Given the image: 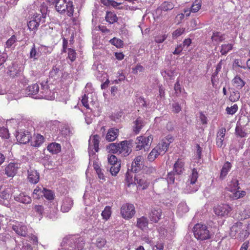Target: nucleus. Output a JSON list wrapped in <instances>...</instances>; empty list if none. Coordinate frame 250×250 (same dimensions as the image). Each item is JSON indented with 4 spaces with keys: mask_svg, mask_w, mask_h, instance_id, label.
Masks as SVG:
<instances>
[{
    "mask_svg": "<svg viewBox=\"0 0 250 250\" xmlns=\"http://www.w3.org/2000/svg\"><path fill=\"white\" fill-rule=\"evenodd\" d=\"M27 179L30 183L33 184L38 183L40 180V173L37 170L30 168L28 170Z\"/></svg>",
    "mask_w": 250,
    "mask_h": 250,
    "instance_id": "obj_16",
    "label": "nucleus"
},
{
    "mask_svg": "<svg viewBox=\"0 0 250 250\" xmlns=\"http://www.w3.org/2000/svg\"><path fill=\"white\" fill-rule=\"evenodd\" d=\"M47 150L52 154H58L61 151V146L59 144L53 143L48 146Z\"/></svg>",
    "mask_w": 250,
    "mask_h": 250,
    "instance_id": "obj_31",
    "label": "nucleus"
},
{
    "mask_svg": "<svg viewBox=\"0 0 250 250\" xmlns=\"http://www.w3.org/2000/svg\"><path fill=\"white\" fill-rule=\"evenodd\" d=\"M17 41V38L15 35H12L6 42V47L10 48Z\"/></svg>",
    "mask_w": 250,
    "mask_h": 250,
    "instance_id": "obj_64",
    "label": "nucleus"
},
{
    "mask_svg": "<svg viewBox=\"0 0 250 250\" xmlns=\"http://www.w3.org/2000/svg\"><path fill=\"white\" fill-rule=\"evenodd\" d=\"M195 237L199 241H205L211 238L212 234L204 224L197 223L193 228Z\"/></svg>",
    "mask_w": 250,
    "mask_h": 250,
    "instance_id": "obj_2",
    "label": "nucleus"
},
{
    "mask_svg": "<svg viewBox=\"0 0 250 250\" xmlns=\"http://www.w3.org/2000/svg\"><path fill=\"white\" fill-rule=\"evenodd\" d=\"M106 243V241L104 238L99 237L96 239L95 244L98 248H102L104 246Z\"/></svg>",
    "mask_w": 250,
    "mask_h": 250,
    "instance_id": "obj_56",
    "label": "nucleus"
},
{
    "mask_svg": "<svg viewBox=\"0 0 250 250\" xmlns=\"http://www.w3.org/2000/svg\"><path fill=\"white\" fill-rule=\"evenodd\" d=\"M41 87L40 91L39 98H43L49 100H53L55 98V92L51 90L47 84V82L41 83Z\"/></svg>",
    "mask_w": 250,
    "mask_h": 250,
    "instance_id": "obj_4",
    "label": "nucleus"
},
{
    "mask_svg": "<svg viewBox=\"0 0 250 250\" xmlns=\"http://www.w3.org/2000/svg\"><path fill=\"white\" fill-rule=\"evenodd\" d=\"M120 143H111L106 146V149L108 150L109 152L113 154L119 153Z\"/></svg>",
    "mask_w": 250,
    "mask_h": 250,
    "instance_id": "obj_37",
    "label": "nucleus"
},
{
    "mask_svg": "<svg viewBox=\"0 0 250 250\" xmlns=\"http://www.w3.org/2000/svg\"><path fill=\"white\" fill-rule=\"evenodd\" d=\"M184 163L178 160L174 164L173 167V171L177 173V174L180 175L182 173L184 168Z\"/></svg>",
    "mask_w": 250,
    "mask_h": 250,
    "instance_id": "obj_34",
    "label": "nucleus"
},
{
    "mask_svg": "<svg viewBox=\"0 0 250 250\" xmlns=\"http://www.w3.org/2000/svg\"><path fill=\"white\" fill-rule=\"evenodd\" d=\"M61 70L60 68L56 65L53 66L52 69L49 72V76L51 78L55 77L59 75Z\"/></svg>",
    "mask_w": 250,
    "mask_h": 250,
    "instance_id": "obj_50",
    "label": "nucleus"
},
{
    "mask_svg": "<svg viewBox=\"0 0 250 250\" xmlns=\"http://www.w3.org/2000/svg\"><path fill=\"white\" fill-rule=\"evenodd\" d=\"M243 223L237 221L234 223L230 228V235L232 238H236L237 234L240 232L242 227Z\"/></svg>",
    "mask_w": 250,
    "mask_h": 250,
    "instance_id": "obj_23",
    "label": "nucleus"
},
{
    "mask_svg": "<svg viewBox=\"0 0 250 250\" xmlns=\"http://www.w3.org/2000/svg\"><path fill=\"white\" fill-rule=\"evenodd\" d=\"M137 140L138 145L137 146L136 148L139 150L144 148L146 150L149 149L152 140V137L151 136H149L147 137L141 136L138 137Z\"/></svg>",
    "mask_w": 250,
    "mask_h": 250,
    "instance_id": "obj_9",
    "label": "nucleus"
},
{
    "mask_svg": "<svg viewBox=\"0 0 250 250\" xmlns=\"http://www.w3.org/2000/svg\"><path fill=\"white\" fill-rule=\"evenodd\" d=\"M105 19L110 24H113L115 22H117L118 19L116 14L114 12L106 11Z\"/></svg>",
    "mask_w": 250,
    "mask_h": 250,
    "instance_id": "obj_28",
    "label": "nucleus"
},
{
    "mask_svg": "<svg viewBox=\"0 0 250 250\" xmlns=\"http://www.w3.org/2000/svg\"><path fill=\"white\" fill-rule=\"evenodd\" d=\"M142 156H138L136 157L132 161L130 169L128 168V170H130L133 173H138L143 168L144 165L142 164Z\"/></svg>",
    "mask_w": 250,
    "mask_h": 250,
    "instance_id": "obj_11",
    "label": "nucleus"
},
{
    "mask_svg": "<svg viewBox=\"0 0 250 250\" xmlns=\"http://www.w3.org/2000/svg\"><path fill=\"white\" fill-rule=\"evenodd\" d=\"M73 205V200L69 197H66L62 200L61 210L63 212H67Z\"/></svg>",
    "mask_w": 250,
    "mask_h": 250,
    "instance_id": "obj_21",
    "label": "nucleus"
},
{
    "mask_svg": "<svg viewBox=\"0 0 250 250\" xmlns=\"http://www.w3.org/2000/svg\"><path fill=\"white\" fill-rule=\"evenodd\" d=\"M238 108V105L236 104H234L230 107H227L226 110L228 114L233 115L236 112Z\"/></svg>",
    "mask_w": 250,
    "mask_h": 250,
    "instance_id": "obj_55",
    "label": "nucleus"
},
{
    "mask_svg": "<svg viewBox=\"0 0 250 250\" xmlns=\"http://www.w3.org/2000/svg\"><path fill=\"white\" fill-rule=\"evenodd\" d=\"M84 245L83 238L79 235H69L63 239L61 244L64 250H82Z\"/></svg>",
    "mask_w": 250,
    "mask_h": 250,
    "instance_id": "obj_1",
    "label": "nucleus"
},
{
    "mask_svg": "<svg viewBox=\"0 0 250 250\" xmlns=\"http://www.w3.org/2000/svg\"><path fill=\"white\" fill-rule=\"evenodd\" d=\"M222 62H223V61L221 60L217 64L215 71L211 75V81L212 85L214 84V80L215 77H216L217 76V75L218 74V73L219 72V71H220V70L221 69L222 65Z\"/></svg>",
    "mask_w": 250,
    "mask_h": 250,
    "instance_id": "obj_47",
    "label": "nucleus"
},
{
    "mask_svg": "<svg viewBox=\"0 0 250 250\" xmlns=\"http://www.w3.org/2000/svg\"><path fill=\"white\" fill-rule=\"evenodd\" d=\"M21 164L17 162H11L5 167L4 174L8 177H13L20 168Z\"/></svg>",
    "mask_w": 250,
    "mask_h": 250,
    "instance_id": "obj_10",
    "label": "nucleus"
},
{
    "mask_svg": "<svg viewBox=\"0 0 250 250\" xmlns=\"http://www.w3.org/2000/svg\"><path fill=\"white\" fill-rule=\"evenodd\" d=\"M134 123L135 125L133 126V132L135 134H138L144 126L143 119L141 117H139L134 122Z\"/></svg>",
    "mask_w": 250,
    "mask_h": 250,
    "instance_id": "obj_29",
    "label": "nucleus"
},
{
    "mask_svg": "<svg viewBox=\"0 0 250 250\" xmlns=\"http://www.w3.org/2000/svg\"><path fill=\"white\" fill-rule=\"evenodd\" d=\"M160 154L155 148L153 149L147 156V159L150 162H153Z\"/></svg>",
    "mask_w": 250,
    "mask_h": 250,
    "instance_id": "obj_49",
    "label": "nucleus"
},
{
    "mask_svg": "<svg viewBox=\"0 0 250 250\" xmlns=\"http://www.w3.org/2000/svg\"><path fill=\"white\" fill-rule=\"evenodd\" d=\"M110 208L109 207H106L104 209L102 212V215L104 219L108 220L111 216Z\"/></svg>",
    "mask_w": 250,
    "mask_h": 250,
    "instance_id": "obj_51",
    "label": "nucleus"
},
{
    "mask_svg": "<svg viewBox=\"0 0 250 250\" xmlns=\"http://www.w3.org/2000/svg\"><path fill=\"white\" fill-rule=\"evenodd\" d=\"M110 43H111L112 45L115 46L117 48H121L123 47L124 45L123 41L120 39H118L115 37L111 39L109 41Z\"/></svg>",
    "mask_w": 250,
    "mask_h": 250,
    "instance_id": "obj_48",
    "label": "nucleus"
},
{
    "mask_svg": "<svg viewBox=\"0 0 250 250\" xmlns=\"http://www.w3.org/2000/svg\"><path fill=\"white\" fill-rule=\"evenodd\" d=\"M181 110V106L177 102L173 103L172 104V111L175 114H177Z\"/></svg>",
    "mask_w": 250,
    "mask_h": 250,
    "instance_id": "obj_61",
    "label": "nucleus"
},
{
    "mask_svg": "<svg viewBox=\"0 0 250 250\" xmlns=\"http://www.w3.org/2000/svg\"><path fill=\"white\" fill-rule=\"evenodd\" d=\"M232 83L236 88L239 90L242 89L246 84V83L238 75L232 80Z\"/></svg>",
    "mask_w": 250,
    "mask_h": 250,
    "instance_id": "obj_33",
    "label": "nucleus"
},
{
    "mask_svg": "<svg viewBox=\"0 0 250 250\" xmlns=\"http://www.w3.org/2000/svg\"><path fill=\"white\" fill-rule=\"evenodd\" d=\"M108 162L111 166L110 172L112 176H116L121 168V161L114 155H108Z\"/></svg>",
    "mask_w": 250,
    "mask_h": 250,
    "instance_id": "obj_5",
    "label": "nucleus"
},
{
    "mask_svg": "<svg viewBox=\"0 0 250 250\" xmlns=\"http://www.w3.org/2000/svg\"><path fill=\"white\" fill-rule=\"evenodd\" d=\"M211 40L213 42H215L217 43L223 42L225 40L224 34H222L220 32L214 31L212 33Z\"/></svg>",
    "mask_w": 250,
    "mask_h": 250,
    "instance_id": "obj_35",
    "label": "nucleus"
},
{
    "mask_svg": "<svg viewBox=\"0 0 250 250\" xmlns=\"http://www.w3.org/2000/svg\"><path fill=\"white\" fill-rule=\"evenodd\" d=\"M14 199L17 202L26 204H30L32 201L31 197L23 192L21 193L18 195H14Z\"/></svg>",
    "mask_w": 250,
    "mask_h": 250,
    "instance_id": "obj_22",
    "label": "nucleus"
},
{
    "mask_svg": "<svg viewBox=\"0 0 250 250\" xmlns=\"http://www.w3.org/2000/svg\"><path fill=\"white\" fill-rule=\"evenodd\" d=\"M44 139L43 136L37 134L34 140L31 141V145L35 147H39L43 143Z\"/></svg>",
    "mask_w": 250,
    "mask_h": 250,
    "instance_id": "obj_39",
    "label": "nucleus"
},
{
    "mask_svg": "<svg viewBox=\"0 0 250 250\" xmlns=\"http://www.w3.org/2000/svg\"><path fill=\"white\" fill-rule=\"evenodd\" d=\"M162 209L158 207L152 208L149 214L150 220L154 222L157 223L160 220L162 215Z\"/></svg>",
    "mask_w": 250,
    "mask_h": 250,
    "instance_id": "obj_14",
    "label": "nucleus"
},
{
    "mask_svg": "<svg viewBox=\"0 0 250 250\" xmlns=\"http://www.w3.org/2000/svg\"><path fill=\"white\" fill-rule=\"evenodd\" d=\"M135 213V208L133 204L126 203L122 205L121 208V214L124 219H130Z\"/></svg>",
    "mask_w": 250,
    "mask_h": 250,
    "instance_id": "obj_6",
    "label": "nucleus"
},
{
    "mask_svg": "<svg viewBox=\"0 0 250 250\" xmlns=\"http://www.w3.org/2000/svg\"><path fill=\"white\" fill-rule=\"evenodd\" d=\"M35 211L38 213L40 216L42 218L43 216L44 213V208L43 207L42 205H35L33 208Z\"/></svg>",
    "mask_w": 250,
    "mask_h": 250,
    "instance_id": "obj_57",
    "label": "nucleus"
},
{
    "mask_svg": "<svg viewBox=\"0 0 250 250\" xmlns=\"http://www.w3.org/2000/svg\"><path fill=\"white\" fill-rule=\"evenodd\" d=\"M233 48V44L231 43L224 44L221 46L220 52L222 55H226Z\"/></svg>",
    "mask_w": 250,
    "mask_h": 250,
    "instance_id": "obj_42",
    "label": "nucleus"
},
{
    "mask_svg": "<svg viewBox=\"0 0 250 250\" xmlns=\"http://www.w3.org/2000/svg\"><path fill=\"white\" fill-rule=\"evenodd\" d=\"M240 98V93L237 91H233L230 93L229 100L231 101L235 102L239 100Z\"/></svg>",
    "mask_w": 250,
    "mask_h": 250,
    "instance_id": "obj_63",
    "label": "nucleus"
},
{
    "mask_svg": "<svg viewBox=\"0 0 250 250\" xmlns=\"http://www.w3.org/2000/svg\"><path fill=\"white\" fill-rule=\"evenodd\" d=\"M189 209L185 202L180 203L177 208V211L180 214H183L188 212Z\"/></svg>",
    "mask_w": 250,
    "mask_h": 250,
    "instance_id": "obj_45",
    "label": "nucleus"
},
{
    "mask_svg": "<svg viewBox=\"0 0 250 250\" xmlns=\"http://www.w3.org/2000/svg\"><path fill=\"white\" fill-rule=\"evenodd\" d=\"M232 165L231 164L227 161L223 165L222 169L220 171V179L223 180H224L226 177L227 176L228 172L230 171Z\"/></svg>",
    "mask_w": 250,
    "mask_h": 250,
    "instance_id": "obj_25",
    "label": "nucleus"
},
{
    "mask_svg": "<svg viewBox=\"0 0 250 250\" xmlns=\"http://www.w3.org/2000/svg\"><path fill=\"white\" fill-rule=\"evenodd\" d=\"M175 172L172 171L167 174V181L168 184H173L175 180Z\"/></svg>",
    "mask_w": 250,
    "mask_h": 250,
    "instance_id": "obj_59",
    "label": "nucleus"
},
{
    "mask_svg": "<svg viewBox=\"0 0 250 250\" xmlns=\"http://www.w3.org/2000/svg\"><path fill=\"white\" fill-rule=\"evenodd\" d=\"M99 136L98 135H95L93 137L92 142L89 141V148H91L92 146V149H94L96 152L99 150Z\"/></svg>",
    "mask_w": 250,
    "mask_h": 250,
    "instance_id": "obj_32",
    "label": "nucleus"
},
{
    "mask_svg": "<svg viewBox=\"0 0 250 250\" xmlns=\"http://www.w3.org/2000/svg\"><path fill=\"white\" fill-rule=\"evenodd\" d=\"M43 191L42 196H43L46 199L50 201L54 199L55 195L52 190L43 188Z\"/></svg>",
    "mask_w": 250,
    "mask_h": 250,
    "instance_id": "obj_43",
    "label": "nucleus"
},
{
    "mask_svg": "<svg viewBox=\"0 0 250 250\" xmlns=\"http://www.w3.org/2000/svg\"><path fill=\"white\" fill-rule=\"evenodd\" d=\"M174 89L177 96L179 95L182 92V88L180 84V80L179 78L177 79L176 82L174 84Z\"/></svg>",
    "mask_w": 250,
    "mask_h": 250,
    "instance_id": "obj_58",
    "label": "nucleus"
},
{
    "mask_svg": "<svg viewBox=\"0 0 250 250\" xmlns=\"http://www.w3.org/2000/svg\"><path fill=\"white\" fill-rule=\"evenodd\" d=\"M68 58L71 62H73L76 58V53L74 49L71 48L68 49Z\"/></svg>",
    "mask_w": 250,
    "mask_h": 250,
    "instance_id": "obj_52",
    "label": "nucleus"
},
{
    "mask_svg": "<svg viewBox=\"0 0 250 250\" xmlns=\"http://www.w3.org/2000/svg\"><path fill=\"white\" fill-rule=\"evenodd\" d=\"M188 186H187V190L188 193H191V192H196L198 190L199 187L197 185H194L192 186L190 183V182H188L187 183Z\"/></svg>",
    "mask_w": 250,
    "mask_h": 250,
    "instance_id": "obj_54",
    "label": "nucleus"
},
{
    "mask_svg": "<svg viewBox=\"0 0 250 250\" xmlns=\"http://www.w3.org/2000/svg\"><path fill=\"white\" fill-rule=\"evenodd\" d=\"M174 7L171 2L164 1L156 10V13L161 14L162 11L166 12L172 10Z\"/></svg>",
    "mask_w": 250,
    "mask_h": 250,
    "instance_id": "obj_19",
    "label": "nucleus"
},
{
    "mask_svg": "<svg viewBox=\"0 0 250 250\" xmlns=\"http://www.w3.org/2000/svg\"><path fill=\"white\" fill-rule=\"evenodd\" d=\"M133 141L131 140H125L120 143L119 154L124 157L128 156L132 151Z\"/></svg>",
    "mask_w": 250,
    "mask_h": 250,
    "instance_id": "obj_7",
    "label": "nucleus"
},
{
    "mask_svg": "<svg viewBox=\"0 0 250 250\" xmlns=\"http://www.w3.org/2000/svg\"><path fill=\"white\" fill-rule=\"evenodd\" d=\"M16 138L20 143L25 144L30 141L31 139V134L27 130H21L20 132H17Z\"/></svg>",
    "mask_w": 250,
    "mask_h": 250,
    "instance_id": "obj_13",
    "label": "nucleus"
},
{
    "mask_svg": "<svg viewBox=\"0 0 250 250\" xmlns=\"http://www.w3.org/2000/svg\"><path fill=\"white\" fill-rule=\"evenodd\" d=\"M142 170L143 173L147 175H150L156 172V168L155 167H153L152 166L148 167L146 166H144Z\"/></svg>",
    "mask_w": 250,
    "mask_h": 250,
    "instance_id": "obj_46",
    "label": "nucleus"
},
{
    "mask_svg": "<svg viewBox=\"0 0 250 250\" xmlns=\"http://www.w3.org/2000/svg\"><path fill=\"white\" fill-rule=\"evenodd\" d=\"M43 188H42L37 187L33 191V194L35 195L36 198H39L40 196H42Z\"/></svg>",
    "mask_w": 250,
    "mask_h": 250,
    "instance_id": "obj_62",
    "label": "nucleus"
},
{
    "mask_svg": "<svg viewBox=\"0 0 250 250\" xmlns=\"http://www.w3.org/2000/svg\"><path fill=\"white\" fill-rule=\"evenodd\" d=\"M0 136L4 139H8L9 137L8 130L4 127L0 128Z\"/></svg>",
    "mask_w": 250,
    "mask_h": 250,
    "instance_id": "obj_60",
    "label": "nucleus"
},
{
    "mask_svg": "<svg viewBox=\"0 0 250 250\" xmlns=\"http://www.w3.org/2000/svg\"><path fill=\"white\" fill-rule=\"evenodd\" d=\"M202 5L201 0H195L190 7V12L196 13L201 8Z\"/></svg>",
    "mask_w": 250,
    "mask_h": 250,
    "instance_id": "obj_44",
    "label": "nucleus"
},
{
    "mask_svg": "<svg viewBox=\"0 0 250 250\" xmlns=\"http://www.w3.org/2000/svg\"><path fill=\"white\" fill-rule=\"evenodd\" d=\"M32 19L27 23V26L30 31H33V33H35L39 26V23L37 22L36 20L33 19V17Z\"/></svg>",
    "mask_w": 250,
    "mask_h": 250,
    "instance_id": "obj_36",
    "label": "nucleus"
},
{
    "mask_svg": "<svg viewBox=\"0 0 250 250\" xmlns=\"http://www.w3.org/2000/svg\"><path fill=\"white\" fill-rule=\"evenodd\" d=\"M225 194H227L229 196L231 200H236L240 198L244 197L246 195V192L245 191H240L236 190L232 193H229L226 192Z\"/></svg>",
    "mask_w": 250,
    "mask_h": 250,
    "instance_id": "obj_30",
    "label": "nucleus"
},
{
    "mask_svg": "<svg viewBox=\"0 0 250 250\" xmlns=\"http://www.w3.org/2000/svg\"><path fill=\"white\" fill-rule=\"evenodd\" d=\"M12 229L15 231V232L21 236L25 237L27 235V228L24 225H22L19 223H16L15 225H13L12 226Z\"/></svg>",
    "mask_w": 250,
    "mask_h": 250,
    "instance_id": "obj_18",
    "label": "nucleus"
},
{
    "mask_svg": "<svg viewBox=\"0 0 250 250\" xmlns=\"http://www.w3.org/2000/svg\"><path fill=\"white\" fill-rule=\"evenodd\" d=\"M21 71V66L16 62H13L8 67L7 74L10 77L14 78L15 77L18 76Z\"/></svg>",
    "mask_w": 250,
    "mask_h": 250,
    "instance_id": "obj_12",
    "label": "nucleus"
},
{
    "mask_svg": "<svg viewBox=\"0 0 250 250\" xmlns=\"http://www.w3.org/2000/svg\"><path fill=\"white\" fill-rule=\"evenodd\" d=\"M175 71V69L170 68L169 69L163 70L161 73L165 79H167V77H168L170 80H173Z\"/></svg>",
    "mask_w": 250,
    "mask_h": 250,
    "instance_id": "obj_38",
    "label": "nucleus"
},
{
    "mask_svg": "<svg viewBox=\"0 0 250 250\" xmlns=\"http://www.w3.org/2000/svg\"><path fill=\"white\" fill-rule=\"evenodd\" d=\"M10 190L8 188L4 189L0 192V204L8 207L10 203L9 199H10Z\"/></svg>",
    "mask_w": 250,
    "mask_h": 250,
    "instance_id": "obj_17",
    "label": "nucleus"
},
{
    "mask_svg": "<svg viewBox=\"0 0 250 250\" xmlns=\"http://www.w3.org/2000/svg\"><path fill=\"white\" fill-rule=\"evenodd\" d=\"M148 220L145 217L142 216L137 219L136 226L140 229L144 230L148 228Z\"/></svg>",
    "mask_w": 250,
    "mask_h": 250,
    "instance_id": "obj_27",
    "label": "nucleus"
},
{
    "mask_svg": "<svg viewBox=\"0 0 250 250\" xmlns=\"http://www.w3.org/2000/svg\"><path fill=\"white\" fill-rule=\"evenodd\" d=\"M198 178V173L196 168H193L192 169V173L189 176V178L188 180L187 181V183L190 182V183L193 186L197 181V179Z\"/></svg>",
    "mask_w": 250,
    "mask_h": 250,
    "instance_id": "obj_41",
    "label": "nucleus"
},
{
    "mask_svg": "<svg viewBox=\"0 0 250 250\" xmlns=\"http://www.w3.org/2000/svg\"><path fill=\"white\" fill-rule=\"evenodd\" d=\"M169 146L168 142H166L163 139L162 141L161 144H159V149L160 151H164L165 153L167 151V149Z\"/></svg>",
    "mask_w": 250,
    "mask_h": 250,
    "instance_id": "obj_53",
    "label": "nucleus"
},
{
    "mask_svg": "<svg viewBox=\"0 0 250 250\" xmlns=\"http://www.w3.org/2000/svg\"><path fill=\"white\" fill-rule=\"evenodd\" d=\"M134 182L136 184H137L139 187H142L143 189H146L149 184V183L147 182L146 179L139 174L135 175Z\"/></svg>",
    "mask_w": 250,
    "mask_h": 250,
    "instance_id": "obj_20",
    "label": "nucleus"
},
{
    "mask_svg": "<svg viewBox=\"0 0 250 250\" xmlns=\"http://www.w3.org/2000/svg\"><path fill=\"white\" fill-rule=\"evenodd\" d=\"M250 234V220L247 225L242 226L240 232L237 234V237L240 241H243Z\"/></svg>",
    "mask_w": 250,
    "mask_h": 250,
    "instance_id": "obj_15",
    "label": "nucleus"
},
{
    "mask_svg": "<svg viewBox=\"0 0 250 250\" xmlns=\"http://www.w3.org/2000/svg\"><path fill=\"white\" fill-rule=\"evenodd\" d=\"M26 91L29 96H35L38 94L37 97H40V89L39 85L37 83H35L28 86Z\"/></svg>",
    "mask_w": 250,
    "mask_h": 250,
    "instance_id": "obj_24",
    "label": "nucleus"
},
{
    "mask_svg": "<svg viewBox=\"0 0 250 250\" xmlns=\"http://www.w3.org/2000/svg\"><path fill=\"white\" fill-rule=\"evenodd\" d=\"M235 133L236 136H239L241 138H244L246 136L247 133L241 127V124L240 121H238L236 124V126L235 129Z\"/></svg>",
    "mask_w": 250,
    "mask_h": 250,
    "instance_id": "obj_40",
    "label": "nucleus"
},
{
    "mask_svg": "<svg viewBox=\"0 0 250 250\" xmlns=\"http://www.w3.org/2000/svg\"><path fill=\"white\" fill-rule=\"evenodd\" d=\"M119 129L115 128H111L108 129L106 136V139L109 142L114 141L118 136Z\"/></svg>",
    "mask_w": 250,
    "mask_h": 250,
    "instance_id": "obj_26",
    "label": "nucleus"
},
{
    "mask_svg": "<svg viewBox=\"0 0 250 250\" xmlns=\"http://www.w3.org/2000/svg\"><path fill=\"white\" fill-rule=\"evenodd\" d=\"M231 209V208L226 204L219 205L213 208L215 214L220 216H227Z\"/></svg>",
    "mask_w": 250,
    "mask_h": 250,
    "instance_id": "obj_8",
    "label": "nucleus"
},
{
    "mask_svg": "<svg viewBox=\"0 0 250 250\" xmlns=\"http://www.w3.org/2000/svg\"><path fill=\"white\" fill-rule=\"evenodd\" d=\"M56 10L60 13L63 14L67 11V15L69 17H72L73 15L74 7L73 2L66 0H59L55 4Z\"/></svg>",
    "mask_w": 250,
    "mask_h": 250,
    "instance_id": "obj_3",
    "label": "nucleus"
}]
</instances>
